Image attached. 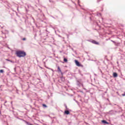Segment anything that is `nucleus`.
I'll return each mask as SVG.
<instances>
[{
  "instance_id": "obj_1",
  "label": "nucleus",
  "mask_w": 125,
  "mask_h": 125,
  "mask_svg": "<svg viewBox=\"0 0 125 125\" xmlns=\"http://www.w3.org/2000/svg\"><path fill=\"white\" fill-rule=\"evenodd\" d=\"M16 54L17 56L20 57V58H21V57H25V56H26V52L24 51H17L16 52Z\"/></svg>"
},
{
  "instance_id": "obj_4",
  "label": "nucleus",
  "mask_w": 125,
  "mask_h": 125,
  "mask_svg": "<svg viewBox=\"0 0 125 125\" xmlns=\"http://www.w3.org/2000/svg\"><path fill=\"white\" fill-rule=\"evenodd\" d=\"M102 123H103V124H105L106 125H109V123H108L107 121L105 120L102 121Z\"/></svg>"
},
{
  "instance_id": "obj_10",
  "label": "nucleus",
  "mask_w": 125,
  "mask_h": 125,
  "mask_svg": "<svg viewBox=\"0 0 125 125\" xmlns=\"http://www.w3.org/2000/svg\"><path fill=\"white\" fill-rule=\"evenodd\" d=\"M42 106H43V107H45V108H46V107H47V106L44 104H43Z\"/></svg>"
},
{
  "instance_id": "obj_6",
  "label": "nucleus",
  "mask_w": 125,
  "mask_h": 125,
  "mask_svg": "<svg viewBox=\"0 0 125 125\" xmlns=\"http://www.w3.org/2000/svg\"><path fill=\"white\" fill-rule=\"evenodd\" d=\"M113 76L114 78H117V77H118V74H117V73L116 72H114L113 74Z\"/></svg>"
},
{
  "instance_id": "obj_12",
  "label": "nucleus",
  "mask_w": 125,
  "mask_h": 125,
  "mask_svg": "<svg viewBox=\"0 0 125 125\" xmlns=\"http://www.w3.org/2000/svg\"><path fill=\"white\" fill-rule=\"evenodd\" d=\"M122 95L123 96H125V94H123Z\"/></svg>"
},
{
  "instance_id": "obj_9",
  "label": "nucleus",
  "mask_w": 125,
  "mask_h": 125,
  "mask_svg": "<svg viewBox=\"0 0 125 125\" xmlns=\"http://www.w3.org/2000/svg\"><path fill=\"white\" fill-rule=\"evenodd\" d=\"M3 72H4L3 70L2 69L0 70V73H1L2 74L3 73Z\"/></svg>"
},
{
  "instance_id": "obj_11",
  "label": "nucleus",
  "mask_w": 125,
  "mask_h": 125,
  "mask_svg": "<svg viewBox=\"0 0 125 125\" xmlns=\"http://www.w3.org/2000/svg\"><path fill=\"white\" fill-rule=\"evenodd\" d=\"M22 41H26V38H23Z\"/></svg>"
},
{
  "instance_id": "obj_13",
  "label": "nucleus",
  "mask_w": 125,
  "mask_h": 125,
  "mask_svg": "<svg viewBox=\"0 0 125 125\" xmlns=\"http://www.w3.org/2000/svg\"><path fill=\"white\" fill-rule=\"evenodd\" d=\"M8 61H10V62H11V61H10V60H8Z\"/></svg>"
},
{
  "instance_id": "obj_2",
  "label": "nucleus",
  "mask_w": 125,
  "mask_h": 125,
  "mask_svg": "<svg viewBox=\"0 0 125 125\" xmlns=\"http://www.w3.org/2000/svg\"><path fill=\"white\" fill-rule=\"evenodd\" d=\"M75 64L77 65L78 67H81V63H80V62L78 61L77 60H75Z\"/></svg>"
},
{
  "instance_id": "obj_3",
  "label": "nucleus",
  "mask_w": 125,
  "mask_h": 125,
  "mask_svg": "<svg viewBox=\"0 0 125 125\" xmlns=\"http://www.w3.org/2000/svg\"><path fill=\"white\" fill-rule=\"evenodd\" d=\"M92 43H94L95 44H99V42H96V41L93 40L91 41Z\"/></svg>"
},
{
  "instance_id": "obj_5",
  "label": "nucleus",
  "mask_w": 125,
  "mask_h": 125,
  "mask_svg": "<svg viewBox=\"0 0 125 125\" xmlns=\"http://www.w3.org/2000/svg\"><path fill=\"white\" fill-rule=\"evenodd\" d=\"M58 72H59V73H61V74H62V71H61V69H60V66H58Z\"/></svg>"
},
{
  "instance_id": "obj_14",
  "label": "nucleus",
  "mask_w": 125,
  "mask_h": 125,
  "mask_svg": "<svg viewBox=\"0 0 125 125\" xmlns=\"http://www.w3.org/2000/svg\"><path fill=\"white\" fill-rule=\"evenodd\" d=\"M7 60V61H8V60Z\"/></svg>"
},
{
  "instance_id": "obj_7",
  "label": "nucleus",
  "mask_w": 125,
  "mask_h": 125,
  "mask_svg": "<svg viewBox=\"0 0 125 125\" xmlns=\"http://www.w3.org/2000/svg\"><path fill=\"white\" fill-rule=\"evenodd\" d=\"M64 114H65L66 115H69L70 114V112L69 111V110H65L64 111Z\"/></svg>"
},
{
  "instance_id": "obj_8",
  "label": "nucleus",
  "mask_w": 125,
  "mask_h": 125,
  "mask_svg": "<svg viewBox=\"0 0 125 125\" xmlns=\"http://www.w3.org/2000/svg\"><path fill=\"white\" fill-rule=\"evenodd\" d=\"M63 61L64 62H68V60L65 58L63 59Z\"/></svg>"
}]
</instances>
